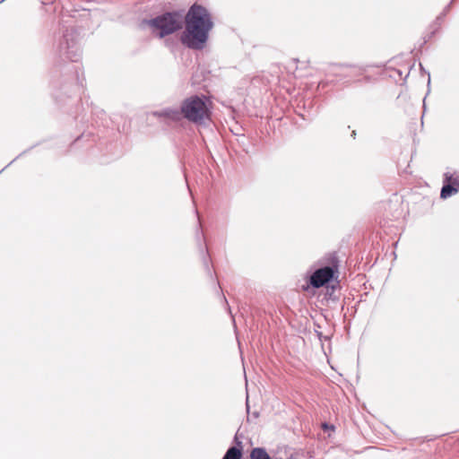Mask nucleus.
<instances>
[{"label": "nucleus", "instance_id": "1", "mask_svg": "<svg viewBox=\"0 0 459 459\" xmlns=\"http://www.w3.org/2000/svg\"><path fill=\"white\" fill-rule=\"evenodd\" d=\"M185 23L181 42L189 48L202 49L213 27L210 13L202 5L195 4L186 14Z\"/></svg>", "mask_w": 459, "mask_h": 459}, {"label": "nucleus", "instance_id": "2", "mask_svg": "<svg viewBox=\"0 0 459 459\" xmlns=\"http://www.w3.org/2000/svg\"><path fill=\"white\" fill-rule=\"evenodd\" d=\"M62 20L59 36L54 44L55 55L60 61L78 62L82 54L81 37L78 30Z\"/></svg>", "mask_w": 459, "mask_h": 459}, {"label": "nucleus", "instance_id": "3", "mask_svg": "<svg viewBox=\"0 0 459 459\" xmlns=\"http://www.w3.org/2000/svg\"><path fill=\"white\" fill-rule=\"evenodd\" d=\"M181 113L185 118L195 124H202L210 117L204 98L198 96H191L185 100L181 105Z\"/></svg>", "mask_w": 459, "mask_h": 459}, {"label": "nucleus", "instance_id": "4", "mask_svg": "<svg viewBox=\"0 0 459 459\" xmlns=\"http://www.w3.org/2000/svg\"><path fill=\"white\" fill-rule=\"evenodd\" d=\"M154 34L160 38L171 34L182 28L183 19L178 13H167L149 22Z\"/></svg>", "mask_w": 459, "mask_h": 459}, {"label": "nucleus", "instance_id": "5", "mask_svg": "<svg viewBox=\"0 0 459 459\" xmlns=\"http://www.w3.org/2000/svg\"><path fill=\"white\" fill-rule=\"evenodd\" d=\"M119 20L127 26L142 30L143 28V3L138 1L127 7L119 16Z\"/></svg>", "mask_w": 459, "mask_h": 459}, {"label": "nucleus", "instance_id": "6", "mask_svg": "<svg viewBox=\"0 0 459 459\" xmlns=\"http://www.w3.org/2000/svg\"><path fill=\"white\" fill-rule=\"evenodd\" d=\"M77 85H74L72 82H64L59 86H55L54 91L52 92V97L56 105L62 107L65 105V100L70 99L72 93L74 92V88Z\"/></svg>", "mask_w": 459, "mask_h": 459}, {"label": "nucleus", "instance_id": "7", "mask_svg": "<svg viewBox=\"0 0 459 459\" xmlns=\"http://www.w3.org/2000/svg\"><path fill=\"white\" fill-rule=\"evenodd\" d=\"M333 276L332 267L325 266L317 269L310 277V283L315 288H320L327 283Z\"/></svg>", "mask_w": 459, "mask_h": 459}, {"label": "nucleus", "instance_id": "8", "mask_svg": "<svg viewBox=\"0 0 459 459\" xmlns=\"http://www.w3.org/2000/svg\"><path fill=\"white\" fill-rule=\"evenodd\" d=\"M250 459H272L263 447H255L250 452Z\"/></svg>", "mask_w": 459, "mask_h": 459}, {"label": "nucleus", "instance_id": "9", "mask_svg": "<svg viewBox=\"0 0 459 459\" xmlns=\"http://www.w3.org/2000/svg\"><path fill=\"white\" fill-rule=\"evenodd\" d=\"M241 451L235 446L228 449L222 459H240Z\"/></svg>", "mask_w": 459, "mask_h": 459}, {"label": "nucleus", "instance_id": "10", "mask_svg": "<svg viewBox=\"0 0 459 459\" xmlns=\"http://www.w3.org/2000/svg\"><path fill=\"white\" fill-rule=\"evenodd\" d=\"M456 192H457L456 187H455L452 185H446L441 189L440 197L446 199Z\"/></svg>", "mask_w": 459, "mask_h": 459}, {"label": "nucleus", "instance_id": "11", "mask_svg": "<svg viewBox=\"0 0 459 459\" xmlns=\"http://www.w3.org/2000/svg\"><path fill=\"white\" fill-rule=\"evenodd\" d=\"M32 147H30V149L28 150H25L23 151L22 152H21L18 156H16L11 162H9L3 169L0 170V174L8 167L10 166L11 164H13L16 160H18L20 157H22L23 154H25L26 152H28L30 149H32Z\"/></svg>", "mask_w": 459, "mask_h": 459}, {"label": "nucleus", "instance_id": "12", "mask_svg": "<svg viewBox=\"0 0 459 459\" xmlns=\"http://www.w3.org/2000/svg\"><path fill=\"white\" fill-rule=\"evenodd\" d=\"M166 115L173 119H176L178 117V113L177 111H168L166 112Z\"/></svg>", "mask_w": 459, "mask_h": 459}, {"label": "nucleus", "instance_id": "13", "mask_svg": "<svg viewBox=\"0 0 459 459\" xmlns=\"http://www.w3.org/2000/svg\"><path fill=\"white\" fill-rule=\"evenodd\" d=\"M83 137H84V134H82L80 136L77 137L76 140H79V139L83 138Z\"/></svg>", "mask_w": 459, "mask_h": 459}, {"label": "nucleus", "instance_id": "14", "mask_svg": "<svg viewBox=\"0 0 459 459\" xmlns=\"http://www.w3.org/2000/svg\"><path fill=\"white\" fill-rule=\"evenodd\" d=\"M289 459H292V458L290 457V458H289Z\"/></svg>", "mask_w": 459, "mask_h": 459}]
</instances>
